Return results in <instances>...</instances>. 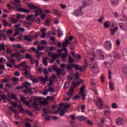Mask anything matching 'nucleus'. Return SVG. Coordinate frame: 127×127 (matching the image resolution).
Listing matches in <instances>:
<instances>
[{"label":"nucleus","instance_id":"obj_1","mask_svg":"<svg viewBox=\"0 0 127 127\" xmlns=\"http://www.w3.org/2000/svg\"><path fill=\"white\" fill-rule=\"evenodd\" d=\"M30 83L25 81V83H23V86H17L16 87V90H20L22 89L23 88H25V89L23 90V92L24 93H30L31 92V90H32V88L30 87Z\"/></svg>","mask_w":127,"mask_h":127},{"label":"nucleus","instance_id":"obj_2","mask_svg":"<svg viewBox=\"0 0 127 127\" xmlns=\"http://www.w3.org/2000/svg\"><path fill=\"white\" fill-rule=\"evenodd\" d=\"M28 7H29V8H31L32 9H36V10L35 11V17H36V16L38 15V14H41V13H43V11H42V9L38 8V7L35 6L32 4L28 3Z\"/></svg>","mask_w":127,"mask_h":127},{"label":"nucleus","instance_id":"obj_3","mask_svg":"<svg viewBox=\"0 0 127 127\" xmlns=\"http://www.w3.org/2000/svg\"><path fill=\"white\" fill-rule=\"evenodd\" d=\"M62 51H63V49H58V53H54L53 54L51 52H48V56L49 57H52L53 59H56V58H59L60 56H61V53H62Z\"/></svg>","mask_w":127,"mask_h":127},{"label":"nucleus","instance_id":"obj_4","mask_svg":"<svg viewBox=\"0 0 127 127\" xmlns=\"http://www.w3.org/2000/svg\"><path fill=\"white\" fill-rule=\"evenodd\" d=\"M25 63H26V62H25L24 63L23 62H22V63L15 66V68H19V67L21 66L24 68V71H25L24 75L27 76L29 73L28 70H27V69L28 68V66L27 64H25Z\"/></svg>","mask_w":127,"mask_h":127},{"label":"nucleus","instance_id":"obj_5","mask_svg":"<svg viewBox=\"0 0 127 127\" xmlns=\"http://www.w3.org/2000/svg\"><path fill=\"white\" fill-rule=\"evenodd\" d=\"M72 67H73L75 68V71H78V70H79L80 72H82L83 71V68L81 65L78 66V64H67L66 68L68 70H70L72 69Z\"/></svg>","mask_w":127,"mask_h":127},{"label":"nucleus","instance_id":"obj_6","mask_svg":"<svg viewBox=\"0 0 127 127\" xmlns=\"http://www.w3.org/2000/svg\"><path fill=\"white\" fill-rule=\"evenodd\" d=\"M96 105L99 109H103V106H104V102L103 101V99L100 97L98 98L97 99Z\"/></svg>","mask_w":127,"mask_h":127},{"label":"nucleus","instance_id":"obj_7","mask_svg":"<svg viewBox=\"0 0 127 127\" xmlns=\"http://www.w3.org/2000/svg\"><path fill=\"white\" fill-rule=\"evenodd\" d=\"M84 81H83L82 79H80L79 81H78L76 82L73 81L72 82L71 86L70 87V89L73 90L74 91L75 88L76 87H77V85H80L81 83H83Z\"/></svg>","mask_w":127,"mask_h":127},{"label":"nucleus","instance_id":"obj_8","mask_svg":"<svg viewBox=\"0 0 127 127\" xmlns=\"http://www.w3.org/2000/svg\"><path fill=\"white\" fill-rule=\"evenodd\" d=\"M119 25L121 30L123 31H127V23L126 21H124V22L119 23Z\"/></svg>","mask_w":127,"mask_h":127},{"label":"nucleus","instance_id":"obj_9","mask_svg":"<svg viewBox=\"0 0 127 127\" xmlns=\"http://www.w3.org/2000/svg\"><path fill=\"white\" fill-rule=\"evenodd\" d=\"M91 70L93 74H98L99 73V71H100V68H99V66H98V64H95L92 66Z\"/></svg>","mask_w":127,"mask_h":127},{"label":"nucleus","instance_id":"obj_10","mask_svg":"<svg viewBox=\"0 0 127 127\" xmlns=\"http://www.w3.org/2000/svg\"><path fill=\"white\" fill-rule=\"evenodd\" d=\"M104 48L107 50L112 49V42L110 41H106L104 43Z\"/></svg>","mask_w":127,"mask_h":127},{"label":"nucleus","instance_id":"obj_11","mask_svg":"<svg viewBox=\"0 0 127 127\" xmlns=\"http://www.w3.org/2000/svg\"><path fill=\"white\" fill-rule=\"evenodd\" d=\"M54 114L55 115H58V114H60V116H63L65 115V112L63 111V108L59 107L58 108V111H55Z\"/></svg>","mask_w":127,"mask_h":127},{"label":"nucleus","instance_id":"obj_12","mask_svg":"<svg viewBox=\"0 0 127 127\" xmlns=\"http://www.w3.org/2000/svg\"><path fill=\"white\" fill-rule=\"evenodd\" d=\"M73 14L75 15V16H80V15H82V14H83V11H82V7H79V10L78 9L74 11V12L73 13Z\"/></svg>","mask_w":127,"mask_h":127},{"label":"nucleus","instance_id":"obj_13","mask_svg":"<svg viewBox=\"0 0 127 127\" xmlns=\"http://www.w3.org/2000/svg\"><path fill=\"white\" fill-rule=\"evenodd\" d=\"M116 124L118 126H122L125 124V120L123 118L119 117L116 120Z\"/></svg>","mask_w":127,"mask_h":127},{"label":"nucleus","instance_id":"obj_14","mask_svg":"<svg viewBox=\"0 0 127 127\" xmlns=\"http://www.w3.org/2000/svg\"><path fill=\"white\" fill-rule=\"evenodd\" d=\"M85 90V87L84 86H82L80 89V93L81 95V99L82 100H85V97L86 95H85V93L84 92V91Z\"/></svg>","mask_w":127,"mask_h":127},{"label":"nucleus","instance_id":"obj_15","mask_svg":"<svg viewBox=\"0 0 127 127\" xmlns=\"http://www.w3.org/2000/svg\"><path fill=\"white\" fill-rule=\"evenodd\" d=\"M62 49L64 51L65 54L64 53L63 55L62 54H61V56H60L59 57L61 56L62 59H65L67 55H68V51H67V49L65 47H63Z\"/></svg>","mask_w":127,"mask_h":127},{"label":"nucleus","instance_id":"obj_16","mask_svg":"<svg viewBox=\"0 0 127 127\" xmlns=\"http://www.w3.org/2000/svg\"><path fill=\"white\" fill-rule=\"evenodd\" d=\"M17 10L20 12H24V13H29L30 12V10H29V9L20 7L18 8Z\"/></svg>","mask_w":127,"mask_h":127},{"label":"nucleus","instance_id":"obj_17","mask_svg":"<svg viewBox=\"0 0 127 127\" xmlns=\"http://www.w3.org/2000/svg\"><path fill=\"white\" fill-rule=\"evenodd\" d=\"M28 75L30 80H32L33 83H38V79L37 78H34V76H33L31 74H28Z\"/></svg>","mask_w":127,"mask_h":127},{"label":"nucleus","instance_id":"obj_18","mask_svg":"<svg viewBox=\"0 0 127 127\" xmlns=\"http://www.w3.org/2000/svg\"><path fill=\"white\" fill-rule=\"evenodd\" d=\"M24 40L28 41V42H31V41H32V39H31L30 35H25L24 36Z\"/></svg>","mask_w":127,"mask_h":127},{"label":"nucleus","instance_id":"obj_19","mask_svg":"<svg viewBox=\"0 0 127 127\" xmlns=\"http://www.w3.org/2000/svg\"><path fill=\"white\" fill-rule=\"evenodd\" d=\"M110 2L113 6H116L119 4V0H110Z\"/></svg>","mask_w":127,"mask_h":127},{"label":"nucleus","instance_id":"obj_20","mask_svg":"<svg viewBox=\"0 0 127 127\" xmlns=\"http://www.w3.org/2000/svg\"><path fill=\"white\" fill-rule=\"evenodd\" d=\"M40 80L41 82H43L44 83H46L48 81V76L46 75L45 77L42 76L40 77Z\"/></svg>","mask_w":127,"mask_h":127},{"label":"nucleus","instance_id":"obj_21","mask_svg":"<svg viewBox=\"0 0 127 127\" xmlns=\"http://www.w3.org/2000/svg\"><path fill=\"white\" fill-rule=\"evenodd\" d=\"M26 20L28 21L30 20V21H32V22L34 21V20H35V19L33 18V15L32 14L27 16L26 18Z\"/></svg>","mask_w":127,"mask_h":127},{"label":"nucleus","instance_id":"obj_22","mask_svg":"<svg viewBox=\"0 0 127 127\" xmlns=\"http://www.w3.org/2000/svg\"><path fill=\"white\" fill-rule=\"evenodd\" d=\"M64 107V108L68 109L71 107V105L68 104V103H61L60 104V107Z\"/></svg>","mask_w":127,"mask_h":127},{"label":"nucleus","instance_id":"obj_23","mask_svg":"<svg viewBox=\"0 0 127 127\" xmlns=\"http://www.w3.org/2000/svg\"><path fill=\"white\" fill-rule=\"evenodd\" d=\"M53 11H54V14L57 16H61V13H60V12L58 9H54Z\"/></svg>","mask_w":127,"mask_h":127},{"label":"nucleus","instance_id":"obj_24","mask_svg":"<svg viewBox=\"0 0 127 127\" xmlns=\"http://www.w3.org/2000/svg\"><path fill=\"white\" fill-rule=\"evenodd\" d=\"M69 117L70 118L71 120V121L70 122V124H74V121L76 119V115L75 114H72V115H70L69 116Z\"/></svg>","mask_w":127,"mask_h":127},{"label":"nucleus","instance_id":"obj_25","mask_svg":"<svg viewBox=\"0 0 127 127\" xmlns=\"http://www.w3.org/2000/svg\"><path fill=\"white\" fill-rule=\"evenodd\" d=\"M48 60V57H47L44 58V59H43V64L45 66L48 65V62H47Z\"/></svg>","mask_w":127,"mask_h":127},{"label":"nucleus","instance_id":"obj_26","mask_svg":"<svg viewBox=\"0 0 127 127\" xmlns=\"http://www.w3.org/2000/svg\"><path fill=\"white\" fill-rule=\"evenodd\" d=\"M73 92H74V90L71 88H69V91L67 92H66L65 94L67 96H70L72 97L73 96Z\"/></svg>","mask_w":127,"mask_h":127},{"label":"nucleus","instance_id":"obj_27","mask_svg":"<svg viewBox=\"0 0 127 127\" xmlns=\"http://www.w3.org/2000/svg\"><path fill=\"white\" fill-rule=\"evenodd\" d=\"M24 57L25 59H29L30 60V61H32V57H31V55H30V54L29 53H26Z\"/></svg>","mask_w":127,"mask_h":127},{"label":"nucleus","instance_id":"obj_28","mask_svg":"<svg viewBox=\"0 0 127 127\" xmlns=\"http://www.w3.org/2000/svg\"><path fill=\"white\" fill-rule=\"evenodd\" d=\"M118 29H119L118 27H116L114 29H110L111 35H114V34H115V33H116V31H117V30H118Z\"/></svg>","mask_w":127,"mask_h":127},{"label":"nucleus","instance_id":"obj_29","mask_svg":"<svg viewBox=\"0 0 127 127\" xmlns=\"http://www.w3.org/2000/svg\"><path fill=\"white\" fill-rule=\"evenodd\" d=\"M65 41L64 42L62 45L65 47V46H67L68 44H70V45H72V43L69 42V41H67V40H65Z\"/></svg>","mask_w":127,"mask_h":127},{"label":"nucleus","instance_id":"obj_30","mask_svg":"<svg viewBox=\"0 0 127 127\" xmlns=\"http://www.w3.org/2000/svg\"><path fill=\"white\" fill-rule=\"evenodd\" d=\"M43 111L44 112L43 115H42L43 117H45V116H47V115H48V114H49V113L47 112H48V109H47V108H43Z\"/></svg>","mask_w":127,"mask_h":127},{"label":"nucleus","instance_id":"obj_31","mask_svg":"<svg viewBox=\"0 0 127 127\" xmlns=\"http://www.w3.org/2000/svg\"><path fill=\"white\" fill-rule=\"evenodd\" d=\"M1 32L0 33V36L1 38H3V40H6V36L5 35V34L3 33L2 31H1Z\"/></svg>","mask_w":127,"mask_h":127},{"label":"nucleus","instance_id":"obj_32","mask_svg":"<svg viewBox=\"0 0 127 127\" xmlns=\"http://www.w3.org/2000/svg\"><path fill=\"white\" fill-rule=\"evenodd\" d=\"M111 25V22L109 21H106L104 23V26L105 28H109L110 25Z\"/></svg>","mask_w":127,"mask_h":127},{"label":"nucleus","instance_id":"obj_33","mask_svg":"<svg viewBox=\"0 0 127 127\" xmlns=\"http://www.w3.org/2000/svg\"><path fill=\"white\" fill-rule=\"evenodd\" d=\"M77 119H78V121L80 122H82V121H86V120H87V118L84 116H78L77 117Z\"/></svg>","mask_w":127,"mask_h":127},{"label":"nucleus","instance_id":"obj_34","mask_svg":"<svg viewBox=\"0 0 127 127\" xmlns=\"http://www.w3.org/2000/svg\"><path fill=\"white\" fill-rule=\"evenodd\" d=\"M109 88L112 91H114L115 90V86H114V83L112 81H110L109 82Z\"/></svg>","mask_w":127,"mask_h":127},{"label":"nucleus","instance_id":"obj_35","mask_svg":"<svg viewBox=\"0 0 127 127\" xmlns=\"http://www.w3.org/2000/svg\"><path fill=\"white\" fill-rule=\"evenodd\" d=\"M23 114H24V115H25V114H28V116H30V117H32V113L28 110H24Z\"/></svg>","mask_w":127,"mask_h":127},{"label":"nucleus","instance_id":"obj_36","mask_svg":"<svg viewBox=\"0 0 127 127\" xmlns=\"http://www.w3.org/2000/svg\"><path fill=\"white\" fill-rule=\"evenodd\" d=\"M43 54V53H39V51H38V50H36V54H38V55H37L36 56V58H40V56H41Z\"/></svg>","mask_w":127,"mask_h":127},{"label":"nucleus","instance_id":"obj_37","mask_svg":"<svg viewBox=\"0 0 127 127\" xmlns=\"http://www.w3.org/2000/svg\"><path fill=\"white\" fill-rule=\"evenodd\" d=\"M89 5H90V4L88 3V2H84L82 3V5L81 6H80V7H81V9L82 8H85V6H88Z\"/></svg>","mask_w":127,"mask_h":127},{"label":"nucleus","instance_id":"obj_38","mask_svg":"<svg viewBox=\"0 0 127 127\" xmlns=\"http://www.w3.org/2000/svg\"><path fill=\"white\" fill-rule=\"evenodd\" d=\"M57 32H58V37H61V36L63 35V32L61 31V30L58 29Z\"/></svg>","mask_w":127,"mask_h":127},{"label":"nucleus","instance_id":"obj_39","mask_svg":"<svg viewBox=\"0 0 127 127\" xmlns=\"http://www.w3.org/2000/svg\"><path fill=\"white\" fill-rule=\"evenodd\" d=\"M20 2H21V0H14V1L12 2L13 4H14V5H17V4L18 3H20Z\"/></svg>","mask_w":127,"mask_h":127},{"label":"nucleus","instance_id":"obj_40","mask_svg":"<svg viewBox=\"0 0 127 127\" xmlns=\"http://www.w3.org/2000/svg\"><path fill=\"white\" fill-rule=\"evenodd\" d=\"M56 72H57V76L59 77V76H60V74L62 73V69H61V68H59L57 70Z\"/></svg>","mask_w":127,"mask_h":127},{"label":"nucleus","instance_id":"obj_41","mask_svg":"<svg viewBox=\"0 0 127 127\" xmlns=\"http://www.w3.org/2000/svg\"><path fill=\"white\" fill-rule=\"evenodd\" d=\"M0 127H7V124L4 122H1L0 123Z\"/></svg>","mask_w":127,"mask_h":127},{"label":"nucleus","instance_id":"obj_42","mask_svg":"<svg viewBox=\"0 0 127 127\" xmlns=\"http://www.w3.org/2000/svg\"><path fill=\"white\" fill-rule=\"evenodd\" d=\"M0 50H5V47H4V44L3 43H1L0 45Z\"/></svg>","mask_w":127,"mask_h":127},{"label":"nucleus","instance_id":"obj_43","mask_svg":"<svg viewBox=\"0 0 127 127\" xmlns=\"http://www.w3.org/2000/svg\"><path fill=\"white\" fill-rule=\"evenodd\" d=\"M18 108H19V111H20L21 112H24V109L23 108V107H22V106H21V105H18Z\"/></svg>","mask_w":127,"mask_h":127},{"label":"nucleus","instance_id":"obj_44","mask_svg":"<svg viewBox=\"0 0 127 127\" xmlns=\"http://www.w3.org/2000/svg\"><path fill=\"white\" fill-rule=\"evenodd\" d=\"M8 109H9L10 110V111H12V112H13V113H14V114H16V110L13 109V108H12V107L11 106H9L8 107Z\"/></svg>","mask_w":127,"mask_h":127},{"label":"nucleus","instance_id":"obj_45","mask_svg":"<svg viewBox=\"0 0 127 127\" xmlns=\"http://www.w3.org/2000/svg\"><path fill=\"white\" fill-rule=\"evenodd\" d=\"M98 56H99L100 60H103V59H104L105 58V56H104V54H103V53L100 54V55H98Z\"/></svg>","mask_w":127,"mask_h":127},{"label":"nucleus","instance_id":"obj_46","mask_svg":"<svg viewBox=\"0 0 127 127\" xmlns=\"http://www.w3.org/2000/svg\"><path fill=\"white\" fill-rule=\"evenodd\" d=\"M0 97L1 98V99H2V100H6V99H7V97H6V96L5 95V94H3L2 95H0Z\"/></svg>","mask_w":127,"mask_h":127},{"label":"nucleus","instance_id":"obj_47","mask_svg":"<svg viewBox=\"0 0 127 127\" xmlns=\"http://www.w3.org/2000/svg\"><path fill=\"white\" fill-rule=\"evenodd\" d=\"M11 99L12 100H16L17 99V97H16V96L15 95V94H12L11 95Z\"/></svg>","mask_w":127,"mask_h":127},{"label":"nucleus","instance_id":"obj_48","mask_svg":"<svg viewBox=\"0 0 127 127\" xmlns=\"http://www.w3.org/2000/svg\"><path fill=\"white\" fill-rule=\"evenodd\" d=\"M124 56H127V48L124 49L123 51Z\"/></svg>","mask_w":127,"mask_h":127},{"label":"nucleus","instance_id":"obj_49","mask_svg":"<svg viewBox=\"0 0 127 127\" xmlns=\"http://www.w3.org/2000/svg\"><path fill=\"white\" fill-rule=\"evenodd\" d=\"M105 18L104 16H101V17L98 19V22L100 23H103V20Z\"/></svg>","mask_w":127,"mask_h":127},{"label":"nucleus","instance_id":"obj_50","mask_svg":"<svg viewBox=\"0 0 127 127\" xmlns=\"http://www.w3.org/2000/svg\"><path fill=\"white\" fill-rule=\"evenodd\" d=\"M48 102L46 100H44L43 101H41V104L43 105V106H45L46 105H48Z\"/></svg>","mask_w":127,"mask_h":127},{"label":"nucleus","instance_id":"obj_51","mask_svg":"<svg viewBox=\"0 0 127 127\" xmlns=\"http://www.w3.org/2000/svg\"><path fill=\"white\" fill-rule=\"evenodd\" d=\"M33 105L34 107H36L35 109L36 110L39 109V108H38V104H37V103L36 102H34Z\"/></svg>","mask_w":127,"mask_h":127},{"label":"nucleus","instance_id":"obj_52","mask_svg":"<svg viewBox=\"0 0 127 127\" xmlns=\"http://www.w3.org/2000/svg\"><path fill=\"white\" fill-rule=\"evenodd\" d=\"M68 62L69 63H73L74 62L73 59H72V57L70 56H68Z\"/></svg>","mask_w":127,"mask_h":127},{"label":"nucleus","instance_id":"obj_53","mask_svg":"<svg viewBox=\"0 0 127 127\" xmlns=\"http://www.w3.org/2000/svg\"><path fill=\"white\" fill-rule=\"evenodd\" d=\"M52 69L55 71V72H56L58 70V69H59L58 68H57L56 67V65H52Z\"/></svg>","mask_w":127,"mask_h":127},{"label":"nucleus","instance_id":"obj_54","mask_svg":"<svg viewBox=\"0 0 127 127\" xmlns=\"http://www.w3.org/2000/svg\"><path fill=\"white\" fill-rule=\"evenodd\" d=\"M24 15H21L20 14H17L16 15L17 19H19V18H22Z\"/></svg>","mask_w":127,"mask_h":127},{"label":"nucleus","instance_id":"obj_55","mask_svg":"<svg viewBox=\"0 0 127 127\" xmlns=\"http://www.w3.org/2000/svg\"><path fill=\"white\" fill-rule=\"evenodd\" d=\"M49 92H50L51 93H54V92H55V90H54V88H52V87H51V86H49Z\"/></svg>","mask_w":127,"mask_h":127},{"label":"nucleus","instance_id":"obj_56","mask_svg":"<svg viewBox=\"0 0 127 127\" xmlns=\"http://www.w3.org/2000/svg\"><path fill=\"white\" fill-rule=\"evenodd\" d=\"M52 34V35H56V33L55 32H51V31H49L48 32V36H50V34Z\"/></svg>","mask_w":127,"mask_h":127},{"label":"nucleus","instance_id":"obj_57","mask_svg":"<svg viewBox=\"0 0 127 127\" xmlns=\"http://www.w3.org/2000/svg\"><path fill=\"white\" fill-rule=\"evenodd\" d=\"M15 57H16V59H18V58H20V54H19V53H16L15 54Z\"/></svg>","mask_w":127,"mask_h":127},{"label":"nucleus","instance_id":"obj_58","mask_svg":"<svg viewBox=\"0 0 127 127\" xmlns=\"http://www.w3.org/2000/svg\"><path fill=\"white\" fill-rule=\"evenodd\" d=\"M54 83V82H53V80H52V79H50V83L48 84V86L49 87H51V86H52V85H53Z\"/></svg>","mask_w":127,"mask_h":127},{"label":"nucleus","instance_id":"obj_59","mask_svg":"<svg viewBox=\"0 0 127 127\" xmlns=\"http://www.w3.org/2000/svg\"><path fill=\"white\" fill-rule=\"evenodd\" d=\"M54 21L55 24H58V23H59V19L58 18H55Z\"/></svg>","mask_w":127,"mask_h":127},{"label":"nucleus","instance_id":"obj_60","mask_svg":"<svg viewBox=\"0 0 127 127\" xmlns=\"http://www.w3.org/2000/svg\"><path fill=\"white\" fill-rule=\"evenodd\" d=\"M22 36H23V35H20L19 37H18L17 38V41H22Z\"/></svg>","mask_w":127,"mask_h":127},{"label":"nucleus","instance_id":"obj_61","mask_svg":"<svg viewBox=\"0 0 127 127\" xmlns=\"http://www.w3.org/2000/svg\"><path fill=\"white\" fill-rule=\"evenodd\" d=\"M100 79H101V81L102 83H104L105 76H104L103 75H101V76L100 77Z\"/></svg>","mask_w":127,"mask_h":127},{"label":"nucleus","instance_id":"obj_62","mask_svg":"<svg viewBox=\"0 0 127 127\" xmlns=\"http://www.w3.org/2000/svg\"><path fill=\"white\" fill-rule=\"evenodd\" d=\"M111 107L113 108V109H117L118 108V105H117L116 103H112Z\"/></svg>","mask_w":127,"mask_h":127},{"label":"nucleus","instance_id":"obj_63","mask_svg":"<svg viewBox=\"0 0 127 127\" xmlns=\"http://www.w3.org/2000/svg\"><path fill=\"white\" fill-rule=\"evenodd\" d=\"M2 22H3V26H7V24H8V23H7V21H6V20H5V19H3V20H2Z\"/></svg>","mask_w":127,"mask_h":127},{"label":"nucleus","instance_id":"obj_64","mask_svg":"<svg viewBox=\"0 0 127 127\" xmlns=\"http://www.w3.org/2000/svg\"><path fill=\"white\" fill-rule=\"evenodd\" d=\"M12 80L13 82H18V81H19V79L16 77L12 78Z\"/></svg>","mask_w":127,"mask_h":127}]
</instances>
